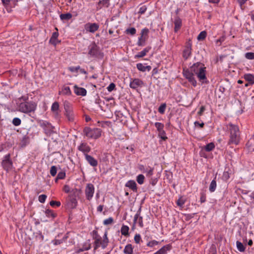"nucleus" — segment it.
Returning a JSON list of instances; mask_svg holds the SVG:
<instances>
[{
	"label": "nucleus",
	"mask_w": 254,
	"mask_h": 254,
	"mask_svg": "<svg viewBox=\"0 0 254 254\" xmlns=\"http://www.w3.org/2000/svg\"><path fill=\"white\" fill-rule=\"evenodd\" d=\"M206 68L205 65L200 62H197L193 64L190 67V72H192L198 78L202 83H208V80L206 77Z\"/></svg>",
	"instance_id": "f257e3e1"
},
{
	"label": "nucleus",
	"mask_w": 254,
	"mask_h": 254,
	"mask_svg": "<svg viewBox=\"0 0 254 254\" xmlns=\"http://www.w3.org/2000/svg\"><path fill=\"white\" fill-rule=\"evenodd\" d=\"M226 128L229 136L228 144L238 145L240 142L241 136L239 127L236 125L229 123L226 125Z\"/></svg>",
	"instance_id": "f03ea898"
},
{
	"label": "nucleus",
	"mask_w": 254,
	"mask_h": 254,
	"mask_svg": "<svg viewBox=\"0 0 254 254\" xmlns=\"http://www.w3.org/2000/svg\"><path fill=\"white\" fill-rule=\"evenodd\" d=\"M37 106V103L33 101L22 102L18 105V110L21 113L30 115L31 113H34Z\"/></svg>",
	"instance_id": "7ed1b4c3"
},
{
	"label": "nucleus",
	"mask_w": 254,
	"mask_h": 254,
	"mask_svg": "<svg viewBox=\"0 0 254 254\" xmlns=\"http://www.w3.org/2000/svg\"><path fill=\"white\" fill-rule=\"evenodd\" d=\"M102 130L100 128L86 127L83 129V133L88 138L96 139L101 135Z\"/></svg>",
	"instance_id": "20e7f679"
},
{
	"label": "nucleus",
	"mask_w": 254,
	"mask_h": 254,
	"mask_svg": "<svg viewBox=\"0 0 254 254\" xmlns=\"http://www.w3.org/2000/svg\"><path fill=\"white\" fill-rule=\"evenodd\" d=\"M64 115L69 122H73L74 120V114L71 104L67 101L64 102Z\"/></svg>",
	"instance_id": "39448f33"
},
{
	"label": "nucleus",
	"mask_w": 254,
	"mask_h": 254,
	"mask_svg": "<svg viewBox=\"0 0 254 254\" xmlns=\"http://www.w3.org/2000/svg\"><path fill=\"white\" fill-rule=\"evenodd\" d=\"M88 55L92 57H98L99 56L103 57V54L101 53L99 51V48L93 43L88 47Z\"/></svg>",
	"instance_id": "423d86ee"
},
{
	"label": "nucleus",
	"mask_w": 254,
	"mask_h": 254,
	"mask_svg": "<svg viewBox=\"0 0 254 254\" xmlns=\"http://www.w3.org/2000/svg\"><path fill=\"white\" fill-rule=\"evenodd\" d=\"M1 165L3 169L6 171H8L12 169V162L10 159V154H6L3 157L1 162Z\"/></svg>",
	"instance_id": "0eeeda50"
},
{
	"label": "nucleus",
	"mask_w": 254,
	"mask_h": 254,
	"mask_svg": "<svg viewBox=\"0 0 254 254\" xmlns=\"http://www.w3.org/2000/svg\"><path fill=\"white\" fill-rule=\"evenodd\" d=\"M2 3L6 8L8 12H10L12 8L17 5L18 0H1Z\"/></svg>",
	"instance_id": "6e6552de"
},
{
	"label": "nucleus",
	"mask_w": 254,
	"mask_h": 254,
	"mask_svg": "<svg viewBox=\"0 0 254 254\" xmlns=\"http://www.w3.org/2000/svg\"><path fill=\"white\" fill-rule=\"evenodd\" d=\"M94 187L93 184H87L85 190V194L87 200H90L92 199L94 193Z\"/></svg>",
	"instance_id": "1a4fd4ad"
},
{
	"label": "nucleus",
	"mask_w": 254,
	"mask_h": 254,
	"mask_svg": "<svg viewBox=\"0 0 254 254\" xmlns=\"http://www.w3.org/2000/svg\"><path fill=\"white\" fill-rule=\"evenodd\" d=\"M84 28L86 31L93 33L98 30L99 25L96 23L89 22L85 25Z\"/></svg>",
	"instance_id": "9d476101"
},
{
	"label": "nucleus",
	"mask_w": 254,
	"mask_h": 254,
	"mask_svg": "<svg viewBox=\"0 0 254 254\" xmlns=\"http://www.w3.org/2000/svg\"><path fill=\"white\" fill-rule=\"evenodd\" d=\"M77 149L79 151L82 152L84 156L88 154V153L91 151L90 147L85 142H82L77 147Z\"/></svg>",
	"instance_id": "9b49d317"
},
{
	"label": "nucleus",
	"mask_w": 254,
	"mask_h": 254,
	"mask_svg": "<svg viewBox=\"0 0 254 254\" xmlns=\"http://www.w3.org/2000/svg\"><path fill=\"white\" fill-rule=\"evenodd\" d=\"M144 85L143 82L138 78H134L130 82L129 86L131 88L135 89L138 87H141Z\"/></svg>",
	"instance_id": "f8f14e48"
},
{
	"label": "nucleus",
	"mask_w": 254,
	"mask_h": 254,
	"mask_svg": "<svg viewBox=\"0 0 254 254\" xmlns=\"http://www.w3.org/2000/svg\"><path fill=\"white\" fill-rule=\"evenodd\" d=\"M141 208L140 207L139 209L137 210L136 213L134 215L133 219V223L135 224L138 221V225L140 227L142 228L144 226L143 223V218L140 216Z\"/></svg>",
	"instance_id": "ddd939ff"
},
{
	"label": "nucleus",
	"mask_w": 254,
	"mask_h": 254,
	"mask_svg": "<svg viewBox=\"0 0 254 254\" xmlns=\"http://www.w3.org/2000/svg\"><path fill=\"white\" fill-rule=\"evenodd\" d=\"M194 75L192 72L190 71H186L185 73L186 78L194 87H195L197 85V81L194 77Z\"/></svg>",
	"instance_id": "4468645a"
},
{
	"label": "nucleus",
	"mask_w": 254,
	"mask_h": 254,
	"mask_svg": "<svg viewBox=\"0 0 254 254\" xmlns=\"http://www.w3.org/2000/svg\"><path fill=\"white\" fill-rule=\"evenodd\" d=\"M191 44L187 45L183 51V56L186 60L188 59L190 56L191 53Z\"/></svg>",
	"instance_id": "2eb2a0df"
},
{
	"label": "nucleus",
	"mask_w": 254,
	"mask_h": 254,
	"mask_svg": "<svg viewBox=\"0 0 254 254\" xmlns=\"http://www.w3.org/2000/svg\"><path fill=\"white\" fill-rule=\"evenodd\" d=\"M85 159L87 162L92 167H96L98 165L97 161L91 155L86 154Z\"/></svg>",
	"instance_id": "dca6fc26"
},
{
	"label": "nucleus",
	"mask_w": 254,
	"mask_h": 254,
	"mask_svg": "<svg viewBox=\"0 0 254 254\" xmlns=\"http://www.w3.org/2000/svg\"><path fill=\"white\" fill-rule=\"evenodd\" d=\"M125 186L129 188L134 192H137V185L135 182L133 180H129L127 181L126 183Z\"/></svg>",
	"instance_id": "f3484780"
},
{
	"label": "nucleus",
	"mask_w": 254,
	"mask_h": 254,
	"mask_svg": "<svg viewBox=\"0 0 254 254\" xmlns=\"http://www.w3.org/2000/svg\"><path fill=\"white\" fill-rule=\"evenodd\" d=\"M74 93L77 95L84 96L86 95L87 91L85 88L82 87H78L77 86H74Z\"/></svg>",
	"instance_id": "a211bd4d"
},
{
	"label": "nucleus",
	"mask_w": 254,
	"mask_h": 254,
	"mask_svg": "<svg viewBox=\"0 0 254 254\" xmlns=\"http://www.w3.org/2000/svg\"><path fill=\"white\" fill-rule=\"evenodd\" d=\"M171 249V246L170 245H166L163 247H162L160 249H159L158 251L155 252L153 254H167V252L170 251Z\"/></svg>",
	"instance_id": "6ab92c4d"
},
{
	"label": "nucleus",
	"mask_w": 254,
	"mask_h": 254,
	"mask_svg": "<svg viewBox=\"0 0 254 254\" xmlns=\"http://www.w3.org/2000/svg\"><path fill=\"white\" fill-rule=\"evenodd\" d=\"M151 47L150 46H148L144 48L142 51L138 52L136 55H135L134 58L135 59L137 58H141L147 54V53L149 52V51L151 50Z\"/></svg>",
	"instance_id": "aec40b11"
},
{
	"label": "nucleus",
	"mask_w": 254,
	"mask_h": 254,
	"mask_svg": "<svg viewBox=\"0 0 254 254\" xmlns=\"http://www.w3.org/2000/svg\"><path fill=\"white\" fill-rule=\"evenodd\" d=\"M107 231H105L103 237V240L102 241V249H105L107 247L108 243L109 242V239L107 237Z\"/></svg>",
	"instance_id": "412c9836"
},
{
	"label": "nucleus",
	"mask_w": 254,
	"mask_h": 254,
	"mask_svg": "<svg viewBox=\"0 0 254 254\" xmlns=\"http://www.w3.org/2000/svg\"><path fill=\"white\" fill-rule=\"evenodd\" d=\"M174 31L177 32L182 26V20L179 17H176L174 21Z\"/></svg>",
	"instance_id": "4be33fe9"
},
{
	"label": "nucleus",
	"mask_w": 254,
	"mask_h": 254,
	"mask_svg": "<svg viewBox=\"0 0 254 254\" xmlns=\"http://www.w3.org/2000/svg\"><path fill=\"white\" fill-rule=\"evenodd\" d=\"M244 79L249 82V84H254V75L252 74L247 73L244 75Z\"/></svg>",
	"instance_id": "5701e85b"
},
{
	"label": "nucleus",
	"mask_w": 254,
	"mask_h": 254,
	"mask_svg": "<svg viewBox=\"0 0 254 254\" xmlns=\"http://www.w3.org/2000/svg\"><path fill=\"white\" fill-rule=\"evenodd\" d=\"M215 148V145L213 142L209 143L203 146L201 148V151L204 150L207 152H210L213 150Z\"/></svg>",
	"instance_id": "b1692460"
},
{
	"label": "nucleus",
	"mask_w": 254,
	"mask_h": 254,
	"mask_svg": "<svg viewBox=\"0 0 254 254\" xmlns=\"http://www.w3.org/2000/svg\"><path fill=\"white\" fill-rule=\"evenodd\" d=\"M71 94L70 88L68 86H64L61 91H59V94L70 95Z\"/></svg>",
	"instance_id": "393cba45"
},
{
	"label": "nucleus",
	"mask_w": 254,
	"mask_h": 254,
	"mask_svg": "<svg viewBox=\"0 0 254 254\" xmlns=\"http://www.w3.org/2000/svg\"><path fill=\"white\" fill-rule=\"evenodd\" d=\"M59 104L58 102L53 103L51 107V111L56 115L59 114Z\"/></svg>",
	"instance_id": "a878e982"
},
{
	"label": "nucleus",
	"mask_w": 254,
	"mask_h": 254,
	"mask_svg": "<svg viewBox=\"0 0 254 254\" xmlns=\"http://www.w3.org/2000/svg\"><path fill=\"white\" fill-rule=\"evenodd\" d=\"M124 253L125 254H133V248L131 244H127L125 247Z\"/></svg>",
	"instance_id": "bb28decb"
},
{
	"label": "nucleus",
	"mask_w": 254,
	"mask_h": 254,
	"mask_svg": "<svg viewBox=\"0 0 254 254\" xmlns=\"http://www.w3.org/2000/svg\"><path fill=\"white\" fill-rule=\"evenodd\" d=\"M216 177L214 178V179L211 182L209 187V190L211 192H214L216 188L217 184H216Z\"/></svg>",
	"instance_id": "cd10ccee"
},
{
	"label": "nucleus",
	"mask_w": 254,
	"mask_h": 254,
	"mask_svg": "<svg viewBox=\"0 0 254 254\" xmlns=\"http://www.w3.org/2000/svg\"><path fill=\"white\" fill-rule=\"evenodd\" d=\"M147 39V37H146L145 36L143 37V36L141 35L138 38V41L137 42V45L138 46H144L145 45V42Z\"/></svg>",
	"instance_id": "c85d7f7f"
},
{
	"label": "nucleus",
	"mask_w": 254,
	"mask_h": 254,
	"mask_svg": "<svg viewBox=\"0 0 254 254\" xmlns=\"http://www.w3.org/2000/svg\"><path fill=\"white\" fill-rule=\"evenodd\" d=\"M109 6V0H100L98 3V8H101L102 6L108 7Z\"/></svg>",
	"instance_id": "c756f323"
},
{
	"label": "nucleus",
	"mask_w": 254,
	"mask_h": 254,
	"mask_svg": "<svg viewBox=\"0 0 254 254\" xmlns=\"http://www.w3.org/2000/svg\"><path fill=\"white\" fill-rule=\"evenodd\" d=\"M129 227L126 225H123L121 229V232L122 235L125 236H128Z\"/></svg>",
	"instance_id": "7c9ffc66"
},
{
	"label": "nucleus",
	"mask_w": 254,
	"mask_h": 254,
	"mask_svg": "<svg viewBox=\"0 0 254 254\" xmlns=\"http://www.w3.org/2000/svg\"><path fill=\"white\" fill-rule=\"evenodd\" d=\"M60 18L62 20H68L72 17V14L70 13H63L60 16Z\"/></svg>",
	"instance_id": "2f4dec72"
},
{
	"label": "nucleus",
	"mask_w": 254,
	"mask_h": 254,
	"mask_svg": "<svg viewBox=\"0 0 254 254\" xmlns=\"http://www.w3.org/2000/svg\"><path fill=\"white\" fill-rule=\"evenodd\" d=\"M59 36V33L58 32H55L53 33L52 37L50 39V42L53 44H56V40L58 38Z\"/></svg>",
	"instance_id": "473e14b6"
},
{
	"label": "nucleus",
	"mask_w": 254,
	"mask_h": 254,
	"mask_svg": "<svg viewBox=\"0 0 254 254\" xmlns=\"http://www.w3.org/2000/svg\"><path fill=\"white\" fill-rule=\"evenodd\" d=\"M67 237L64 236L63 237V238L61 240H57L55 239L52 241V243L55 245H58L62 243H63L65 241V240L67 239Z\"/></svg>",
	"instance_id": "72a5a7b5"
},
{
	"label": "nucleus",
	"mask_w": 254,
	"mask_h": 254,
	"mask_svg": "<svg viewBox=\"0 0 254 254\" xmlns=\"http://www.w3.org/2000/svg\"><path fill=\"white\" fill-rule=\"evenodd\" d=\"M236 246H237V249L241 252H243L245 251V247L243 245V244L237 241L236 242Z\"/></svg>",
	"instance_id": "f704fd0d"
},
{
	"label": "nucleus",
	"mask_w": 254,
	"mask_h": 254,
	"mask_svg": "<svg viewBox=\"0 0 254 254\" xmlns=\"http://www.w3.org/2000/svg\"><path fill=\"white\" fill-rule=\"evenodd\" d=\"M45 214L48 217L55 218L56 216V214L52 210L49 209L46 210Z\"/></svg>",
	"instance_id": "c9c22d12"
},
{
	"label": "nucleus",
	"mask_w": 254,
	"mask_h": 254,
	"mask_svg": "<svg viewBox=\"0 0 254 254\" xmlns=\"http://www.w3.org/2000/svg\"><path fill=\"white\" fill-rule=\"evenodd\" d=\"M206 32L202 31L198 34L197 39L199 41L203 40L206 38Z\"/></svg>",
	"instance_id": "e433bc0d"
},
{
	"label": "nucleus",
	"mask_w": 254,
	"mask_h": 254,
	"mask_svg": "<svg viewBox=\"0 0 254 254\" xmlns=\"http://www.w3.org/2000/svg\"><path fill=\"white\" fill-rule=\"evenodd\" d=\"M145 177L142 174H139L136 177V181L139 185L144 183Z\"/></svg>",
	"instance_id": "4c0bfd02"
},
{
	"label": "nucleus",
	"mask_w": 254,
	"mask_h": 254,
	"mask_svg": "<svg viewBox=\"0 0 254 254\" xmlns=\"http://www.w3.org/2000/svg\"><path fill=\"white\" fill-rule=\"evenodd\" d=\"M136 30L134 27H130L127 29L126 32L127 34H130L131 35H134L135 34Z\"/></svg>",
	"instance_id": "58836bf2"
},
{
	"label": "nucleus",
	"mask_w": 254,
	"mask_h": 254,
	"mask_svg": "<svg viewBox=\"0 0 254 254\" xmlns=\"http://www.w3.org/2000/svg\"><path fill=\"white\" fill-rule=\"evenodd\" d=\"M155 126L157 128V131L159 132L161 130H164V125L159 122H156L155 123Z\"/></svg>",
	"instance_id": "ea45409f"
},
{
	"label": "nucleus",
	"mask_w": 254,
	"mask_h": 254,
	"mask_svg": "<svg viewBox=\"0 0 254 254\" xmlns=\"http://www.w3.org/2000/svg\"><path fill=\"white\" fill-rule=\"evenodd\" d=\"M166 108V104L163 103L158 108V112L161 114H164Z\"/></svg>",
	"instance_id": "a19ab883"
},
{
	"label": "nucleus",
	"mask_w": 254,
	"mask_h": 254,
	"mask_svg": "<svg viewBox=\"0 0 254 254\" xmlns=\"http://www.w3.org/2000/svg\"><path fill=\"white\" fill-rule=\"evenodd\" d=\"M65 176V172L63 171H61L58 173L57 178L55 179L56 182L59 179H64Z\"/></svg>",
	"instance_id": "79ce46f5"
},
{
	"label": "nucleus",
	"mask_w": 254,
	"mask_h": 254,
	"mask_svg": "<svg viewBox=\"0 0 254 254\" xmlns=\"http://www.w3.org/2000/svg\"><path fill=\"white\" fill-rule=\"evenodd\" d=\"M245 57L248 60H254V53L247 52L245 54Z\"/></svg>",
	"instance_id": "37998d69"
},
{
	"label": "nucleus",
	"mask_w": 254,
	"mask_h": 254,
	"mask_svg": "<svg viewBox=\"0 0 254 254\" xmlns=\"http://www.w3.org/2000/svg\"><path fill=\"white\" fill-rule=\"evenodd\" d=\"M158 136L164 140H165L167 139V137L166 135V133L164 130L159 131Z\"/></svg>",
	"instance_id": "c03bdc74"
},
{
	"label": "nucleus",
	"mask_w": 254,
	"mask_h": 254,
	"mask_svg": "<svg viewBox=\"0 0 254 254\" xmlns=\"http://www.w3.org/2000/svg\"><path fill=\"white\" fill-rule=\"evenodd\" d=\"M136 67L138 70L141 71H145V66L141 64V63H138L136 64Z\"/></svg>",
	"instance_id": "a18cd8bd"
},
{
	"label": "nucleus",
	"mask_w": 254,
	"mask_h": 254,
	"mask_svg": "<svg viewBox=\"0 0 254 254\" xmlns=\"http://www.w3.org/2000/svg\"><path fill=\"white\" fill-rule=\"evenodd\" d=\"M21 123V120L18 118H14L12 120V124L15 126H18Z\"/></svg>",
	"instance_id": "49530a36"
},
{
	"label": "nucleus",
	"mask_w": 254,
	"mask_h": 254,
	"mask_svg": "<svg viewBox=\"0 0 254 254\" xmlns=\"http://www.w3.org/2000/svg\"><path fill=\"white\" fill-rule=\"evenodd\" d=\"M159 244V242L156 241V240H152L150 242H149L147 244V246L149 247H153L155 246H156Z\"/></svg>",
	"instance_id": "de8ad7c7"
},
{
	"label": "nucleus",
	"mask_w": 254,
	"mask_h": 254,
	"mask_svg": "<svg viewBox=\"0 0 254 254\" xmlns=\"http://www.w3.org/2000/svg\"><path fill=\"white\" fill-rule=\"evenodd\" d=\"M91 235L94 240L101 238V236L98 234V231L96 230H93L91 232Z\"/></svg>",
	"instance_id": "09e8293b"
},
{
	"label": "nucleus",
	"mask_w": 254,
	"mask_h": 254,
	"mask_svg": "<svg viewBox=\"0 0 254 254\" xmlns=\"http://www.w3.org/2000/svg\"><path fill=\"white\" fill-rule=\"evenodd\" d=\"M149 33V29L147 28H143L141 30V35L143 37L145 36L148 38V34Z\"/></svg>",
	"instance_id": "8fccbe9b"
},
{
	"label": "nucleus",
	"mask_w": 254,
	"mask_h": 254,
	"mask_svg": "<svg viewBox=\"0 0 254 254\" xmlns=\"http://www.w3.org/2000/svg\"><path fill=\"white\" fill-rule=\"evenodd\" d=\"M57 172V167L55 166H52L50 169V174L52 176H55Z\"/></svg>",
	"instance_id": "3c124183"
},
{
	"label": "nucleus",
	"mask_w": 254,
	"mask_h": 254,
	"mask_svg": "<svg viewBox=\"0 0 254 254\" xmlns=\"http://www.w3.org/2000/svg\"><path fill=\"white\" fill-rule=\"evenodd\" d=\"M113 221H114V220H113V218L109 217L108 219H106L104 220L103 224L105 225H108L111 224L112 223H113Z\"/></svg>",
	"instance_id": "603ef678"
},
{
	"label": "nucleus",
	"mask_w": 254,
	"mask_h": 254,
	"mask_svg": "<svg viewBox=\"0 0 254 254\" xmlns=\"http://www.w3.org/2000/svg\"><path fill=\"white\" fill-rule=\"evenodd\" d=\"M82 248H83V250L88 251L91 249V244L89 242L85 243Z\"/></svg>",
	"instance_id": "864d4df0"
},
{
	"label": "nucleus",
	"mask_w": 254,
	"mask_h": 254,
	"mask_svg": "<svg viewBox=\"0 0 254 254\" xmlns=\"http://www.w3.org/2000/svg\"><path fill=\"white\" fill-rule=\"evenodd\" d=\"M248 0H237V2L239 4V5L241 9L244 10V5L246 3Z\"/></svg>",
	"instance_id": "5fc2aeb1"
},
{
	"label": "nucleus",
	"mask_w": 254,
	"mask_h": 254,
	"mask_svg": "<svg viewBox=\"0 0 254 254\" xmlns=\"http://www.w3.org/2000/svg\"><path fill=\"white\" fill-rule=\"evenodd\" d=\"M146 10H147L146 6L142 5L141 7H140L139 11H138V13L140 14H143L145 12Z\"/></svg>",
	"instance_id": "6e6d98bb"
},
{
	"label": "nucleus",
	"mask_w": 254,
	"mask_h": 254,
	"mask_svg": "<svg viewBox=\"0 0 254 254\" xmlns=\"http://www.w3.org/2000/svg\"><path fill=\"white\" fill-rule=\"evenodd\" d=\"M79 69L80 66L79 65L77 66H70L68 67V70L72 72H77Z\"/></svg>",
	"instance_id": "4d7b16f0"
},
{
	"label": "nucleus",
	"mask_w": 254,
	"mask_h": 254,
	"mask_svg": "<svg viewBox=\"0 0 254 254\" xmlns=\"http://www.w3.org/2000/svg\"><path fill=\"white\" fill-rule=\"evenodd\" d=\"M47 195L46 194H41L39 195L38 200L41 203H44L45 202Z\"/></svg>",
	"instance_id": "13d9d810"
},
{
	"label": "nucleus",
	"mask_w": 254,
	"mask_h": 254,
	"mask_svg": "<svg viewBox=\"0 0 254 254\" xmlns=\"http://www.w3.org/2000/svg\"><path fill=\"white\" fill-rule=\"evenodd\" d=\"M134 240L136 244H139V243L141 241V238L140 235L139 234H136L134 237Z\"/></svg>",
	"instance_id": "bf43d9fd"
},
{
	"label": "nucleus",
	"mask_w": 254,
	"mask_h": 254,
	"mask_svg": "<svg viewBox=\"0 0 254 254\" xmlns=\"http://www.w3.org/2000/svg\"><path fill=\"white\" fill-rule=\"evenodd\" d=\"M116 88V85L114 83H111L109 84V85L107 87L108 91L109 92H111L114 90Z\"/></svg>",
	"instance_id": "052dcab7"
},
{
	"label": "nucleus",
	"mask_w": 254,
	"mask_h": 254,
	"mask_svg": "<svg viewBox=\"0 0 254 254\" xmlns=\"http://www.w3.org/2000/svg\"><path fill=\"white\" fill-rule=\"evenodd\" d=\"M194 125L195 127H199V128H202V127H203L204 126V124L203 123V122L199 123L198 121H195L194 123Z\"/></svg>",
	"instance_id": "680f3d73"
},
{
	"label": "nucleus",
	"mask_w": 254,
	"mask_h": 254,
	"mask_svg": "<svg viewBox=\"0 0 254 254\" xmlns=\"http://www.w3.org/2000/svg\"><path fill=\"white\" fill-rule=\"evenodd\" d=\"M50 204L51 206L54 207L55 206H57V207H59L61 205V202L60 201H56L52 200L50 202Z\"/></svg>",
	"instance_id": "e2e57ef3"
},
{
	"label": "nucleus",
	"mask_w": 254,
	"mask_h": 254,
	"mask_svg": "<svg viewBox=\"0 0 254 254\" xmlns=\"http://www.w3.org/2000/svg\"><path fill=\"white\" fill-rule=\"evenodd\" d=\"M200 201L201 203H203L206 201V195L204 192H202L200 194Z\"/></svg>",
	"instance_id": "0e129e2a"
},
{
	"label": "nucleus",
	"mask_w": 254,
	"mask_h": 254,
	"mask_svg": "<svg viewBox=\"0 0 254 254\" xmlns=\"http://www.w3.org/2000/svg\"><path fill=\"white\" fill-rule=\"evenodd\" d=\"M185 203V201L182 198H180L177 201V204L179 206H182Z\"/></svg>",
	"instance_id": "69168bd1"
},
{
	"label": "nucleus",
	"mask_w": 254,
	"mask_h": 254,
	"mask_svg": "<svg viewBox=\"0 0 254 254\" xmlns=\"http://www.w3.org/2000/svg\"><path fill=\"white\" fill-rule=\"evenodd\" d=\"M205 110V106H202L200 108V110L197 113V114L199 116H201L202 114H203V113L204 112V111Z\"/></svg>",
	"instance_id": "338daca9"
},
{
	"label": "nucleus",
	"mask_w": 254,
	"mask_h": 254,
	"mask_svg": "<svg viewBox=\"0 0 254 254\" xmlns=\"http://www.w3.org/2000/svg\"><path fill=\"white\" fill-rule=\"evenodd\" d=\"M28 143V137H24L21 141V145L25 146Z\"/></svg>",
	"instance_id": "774afa93"
}]
</instances>
